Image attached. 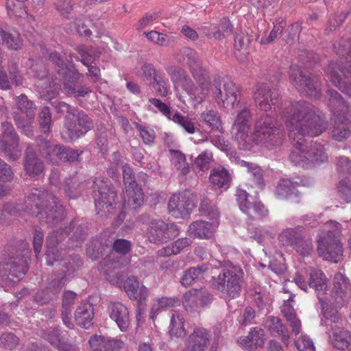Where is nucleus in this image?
Here are the masks:
<instances>
[{"instance_id": "obj_31", "label": "nucleus", "mask_w": 351, "mask_h": 351, "mask_svg": "<svg viewBox=\"0 0 351 351\" xmlns=\"http://www.w3.org/2000/svg\"><path fill=\"white\" fill-rule=\"evenodd\" d=\"M125 189L123 197L124 206H128L134 209L139 207L144 199V193L141 187L138 184H135L127 185Z\"/></svg>"}, {"instance_id": "obj_45", "label": "nucleus", "mask_w": 351, "mask_h": 351, "mask_svg": "<svg viewBox=\"0 0 351 351\" xmlns=\"http://www.w3.org/2000/svg\"><path fill=\"white\" fill-rule=\"evenodd\" d=\"M169 332L171 337L177 338L184 335V318L181 314L176 312L171 313Z\"/></svg>"}, {"instance_id": "obj_16", "label": "nucleus", "mask_w": 351, "mask_h": 351, "mask_svg": "<svg viewBox=\"0 0 351 351\" xmlns=\"http://www.w3.org/2000/svg\"><path fill=\"white\" fill-rule=\"evenodd\" d=\"M253 97L256 106L265 112L271 110L272 106L276 105L280 99L278 90L265 82H258L256 84Z\"/></svg>"}, {"instance_id": "obj_26", "label": "nucleus", "mask_w": 351, "mask_h": 351, "mask_svg": "<svg viewBox=\"0 0 351 351\" xmlns=\"http://www.w3.org/2000/svg\"><path fill=\"white\" fill-rule=\"evenodd\" d=\"M124 342L117 338H110L101 335H94L89 339L91 351H121Z\"/></svg>"}, {"instance_id": "obj_63", "label": "nucleus", "mask_w": 351, "mask_h": 351, "mask_svg": "<svg viewBox=\"0 0 351 351\" xmlns=\"http://www.w3.org/2000/svg\"><path fill=\"white\" fill-rule=\"evenodd\" d=\"M336 169L338 173L351 176V161L348 157L339 156L336 162Z\"/></svg>"}, {"instance_id": "obj_41", "label": "nucleus", "mask_w": 351, "mask_h": 351, "mask_svg": "<svg viewBox=\"0 0 351 351\" xmlns=\"http://www.w3.org/2000/svg\"><path fill=\"white\" fill-rule=\"evenodd\" d=\"M13 171L7 163L0 159V197L8 195L10 189L6 182L13 179Z\"/></svg>"}, {"instance_id": "obj_29", "label": "nucleus", "mask_w": 351, "mask_h": 351, "mask_svg": "<svg viewBox=\"0 0 351 351\" xmlns=\"http://www.w3.org/2000/svg\"><path fill=\"white\" fill-rule=\"evenodd\" d=\"M219 221L212 220L211 222L205 221H195L188 228L190 236L199 239H208L212 237Z\"/></svg>"}, {"instance_id": "obj_13", "label": "nucleus", "mask_w": 351, "mask_h": 351, "mask_svg": "<svg viewBox=\"0 0 351 351\" xmlns=\"http://www.w3.org/2000/svg\"><path fill=\"white\" fill-rule=\"evenodd\" d=\"M289 77L291 84L299 91L305 93L311 97L318 98L321 96L319 80L317 77L306 75L299 66L291 65Z\"/></svg>"}, {"instance_id": "obj_49", "label": "nucleus", "mask_w": 351, "mask_h": 351, "mask_svg": "<svg viewBox=\"0 0 351 351\" xmlns=\"http://www.w3.org/2000/svg\"><path fill=\"white\" fill-rule=\"evenodd\" d=\"M64 190L70 199H75L81 194L80 184L77 177L66 179L64 182Z\"/></svg>"}, {"instance_id": "obj_2", "label": "nucleus", "mask_w": 351, "mask_h": 351, "mask_svg": "<svg viewBox=\"0 0 351 351\" xmlns=\"http://www.w3.org/2000/svg\"><path fill=\"white\" fill-rule=\"evenodd\" d=\"M21 210L25 211L36 216L40 221L56 225L64 216L63 207L57 198L45 190L33 189L25 197L23 204L15 207L10 205L4 206V211L14 215Z\"/></svg>"}, {"instance_id": "obj_42", "label": "nucleus", "mask_w": 351, "mask_h": 351, "mask_svg": "<svg viewBox=\"0 0 351 351\" xmlns=\"http://www.w3.org/2000/svg\"><path fill=\"white\" fill-rule=\"evenodd\" d=\"M210 182L217 188L228 187L230 176L228 171L223 167L213 169L209 177Z\"/></svg>"}, {"instance_id": "obj_18", "label": "nucleus", "mask_w": 351, "mask_h": 351, "mask_svg": "<svg viewBox=\"0 0 351 351\" xmlns=\"http://www.w3.org/2000/svg\"><path fill=\"white\" fill-rule=\"evenodd\" d=\"M317 252L323 259L333 263L340 261L343 256L342 245L338 238L319 237Z\"/></svg>"}, {"instance_id": "obj_22", "label": "nucleus", "mask_w": 351, "mask_h": 351, "mask_svg": "<svg viewBox=\"0 0 351 351\" xmlns=\"http://www.w3.org/2000/svg\"><path fill=\"white\" fill-rule=\"evenodd\" d=\"M213 298V295L205 289H191L184 294L182 302L186 311L192 312L209 304Z\"/></svg>"}, {"instance_id": "obj_47", "label": "nucleus", "mask_w": 351, "mask_h": 351, "mask_svg": "<svg viewBox=\"0 0 351 351\" xmlns=\"http://www.w3.org/2000/svg\"><path fill=\"white\" fill-rule=\"evenodd\" d=\"M153 86L158 95L167 97L170 90L168 80L165 77V75L159 73L154 76L152 82Z\"/></svg>"}, {"instance_id": "obj_62", "label": "nucleus", "mask_w": 351, "mask_h": 351, "mask_svg": "<svg viewBox=\"0 0 351 351\" xmlns=\"http://www.w3.org/2000/svg\"><path fill=\"white\" fill-rule=\"evenodd\" d=\"M75 320L78 326L86 328L88 320V306L86 303H83L77 307L75 313Z\"/></svg>"}, {"instance_id": "obj_5", "label": "nucleus", "mask_w": 351, "mask_h": 351, "mask_svg": "<svg viewBox=\"0 0 351 351\" xmlns=\"http://www.w3.org/2000/svg\"><path fill=\"white\" fill-rule=\"evenodd\" d=\"M328 106L335 117L334 123L330 128V136L337 141H343L351 134V125L347 115L350 112V106L346 103L341 95L335 90L329 89Z\"/></svg>"}, {"instance_id": "obj_55", "label": "nucleus", "mask_w": 351, "mask_h": 351, "mask_svg": "<svg viewBox=\"0 0 351 351\" xmlns=\"http://www.w3.org/2000/svg\"><path fill=\"white\" fill-rule=\"evenodd\" d=\"M124 289L131 300L138 299V291L139 288V282L136 278L132 276L128 278L124 282Z\"/></svg>"}, {"instance_id": "obj_52", "label": "nucleus", "mask_w": 351, "mask_h": 351, "mask_svg": "<svg viewBox=\"0 0 351 351\" xmlns=\"http://www.w3.org/2000/svg\"><path fill=\"white\" fill-rule=\"evenodd\" d=\"M337 195L343 202L351 203V180L344 178L337 185Z\"/></svg>"}, {"instance_id": "obj_61", "label": "nucleus", "mask_w": 351, "mask_h": 351, "mask_svg": "<svg viewBox=\"0 0 351 351\" xmlns=\"http://www.w3.org/2000/svg\"><path fill=\"white\" fill-rule=\"evenodd\" d=\"M166 71L170 76L171 80L174 84L175 86H176V84L180 83V82L186 75V73L184 69L176 65L167 67Z\"/></svg>"}, {"instance_id": "obj_21", "label": "nucleus", "mask_w": 351, "mask_h": 351, "mask_svg": "<svg viewBox=\"0 0 351 351\" xmlns=\"http://www.w3.org/2000/svg\"><path fill=\"white\" fill-rule=\"evenodd\" d=\"M71 228L53 231L49 233L46 241V259L49 265H53L56 261H60L65 254V251L60 250L57 245L68 234Z\"/></svg>"}, {"instance_id": "obj_33", "label": "nucleus", "mask_w": 351, "mask_h": 351, "mask_svg": "<svg viewBox=\"0 0 351 351\" xmlns=\"http://www.w3.org/2000/svg\"><path fill=\"white\" fill-rule=\"evenodd\" d=\"M329 341L334 348L346 350L351 345V332L343 328L335 329L329 335Z\"/></svg>"}, {"instance_id": "obj_11", "label": "nucleus", "mask_w": 351, "mask_h": 351, "mask_svg": "<svg viewBox=\"0 0 351 351\" xmlns=\"http://www.w3.org/2000/svg\"><path fill=\"white\" fill-rule=\"evenodd\" d=\"M66 59L65 53L62 56L57 52H52L49 59L56 64L58 73L62 75L64 89L66 93L76 97H84L87 94L86 88H76L75 83L80 78V73L73 68H69L64 62Z\"/></svg>"}, {"instance_id": "obj_32", "label": "nucleus", "mask_w": 351, "mask_h": 351, "mask_svg": "<svg viewBox=\"0 0 351 351\" xmlns=\"http://www.w3.org/2000/svg\"><path fill=\"white\" fill-rule=\"evenodd\" d=\"M265 325L272 335L280 337L282 343L288 346L290 339L289 332L280 318L269 316L265 320Z\"/></svg>"}, {"instance_id": "obj_37", "label": "nucleus", "mask_w": 351, "mask_h": 351, "mask_svg": "<svg viewBox=\"0 0 351 351\" xmlns=\"http://www.w3.org/2000/svg\"><path fill=\"white\" fill-rule=\"evenodd\" d=\"M177 60L179 62H186L191 73L202 69L200 67L198 53L195 50L189 47L181 49L179 53L177 55Z\"/></svg>"}, {"instance_id": "obj_19", "label": "nucleus", "mask_w": 351, "mask_h": 351, "mask_svg": "<svg viewBox=\"0 0 351 351\" xmlns=\"http://www.w3.org/2000/svg\"><path fill=\"white\" fill-rule=\"evenodd\" d=\"M2 137L0 140V146L10 159L15 160L21 156L19 149V137L12 123L3 122L1 123Z\"/></svg>"}, {"instance_id": "obj_59", "label": "nucleus", "mask_w": 351, "mask_h": 351, "mask_svg": "<svg viewBox=\"0 0 351 351\" xmlns=\"http://www.w3.org/2000/svg\"><path fill=\"white\" fill-rule=\"evenodd\" d=\"M19 339L14 333L8 332L0 337V346L1 348L12 350L19 343Z\"/></svg>"}, {"instance_id": "obj_40", "label": "nucleus", "mask_w": 351, "mask_h": 351, "mask_svg": "<svg viewBox=\"0 0 351 351\" xmlns=\"http://www.w3.org/2000/svg\"><path fill=\"white\" fill-rule=\"evenodd\" d=\"M200 121L212 130L223 132L222 121L217 110L211 109L202 112L200 114Z\"/></svg>"}, {"instance_id": "obj_53", "label": "nucleus", "mask_w": 351, "mask_h": 351, "mask_svg": "<svg viewBox=\"0 0 351 351\" xmlns=\"http://www.w3.org/2000/svg\"><path fill=\"white\" fill-rule=\"evenodd\" d=\"M173 167L182 175L187 174L190 171V167L186 162V156L179 151H175L172 158Z\"/></svg>"}, {"instance_id": "obj_51", "label": "nucleus", "mask_w": 351, "mask_h": 351, "mask_svg": "<svg viewBox=\"0 0 351 351\" xmlns=\"http://www.w3.org/2000/svg\"><path fill=\"white\" fill-rule=\"evenodd\" d=\"M212 162L213 153L205 150L195 158L194 165L199 171H206L210 169Z\"/></svg>"}, {"instance_id": "obj_44", "label": "nucleus", "mask_w": 351, "mask_h": 351, "mask_svg": "<svg viewBox=\"0 0 351 351\" xmlns=\"http://www.w3.org/2000/svg\"><path fill=\"white\" fill-rule=\"evenodd\" d=\"M76 299V294L71 291L64 293L62 298V318L64 324L70 328L69 315L71 312V307Z\"/></svg>"}, {"instance_id": "obj_7", "label": "nucleus", "mask_w": 351, "mask_h": 351, "mask_svg": "<svg viewBox=\"0 0 351 351\" xmlns=\"http://www.w3.org/2000/svg\"><path fill=\"white\" fill-rule=\"evenodd\" d=\"M243 274L239 267L230 265L222 269L217 277H213L212 285L224 297L235 298L241 292Z\"/></svg>"}, {"instance_id": "obj_25", "label": "nucleus", "mask_w": 351, "mask_h": 351, "mask_svg": "<svg viewBox=\"0 0 351 351\" xmlns=\"http://www.w3.org/2000/svg\"><path fill=\"white\" fill-rule=\"evenodd\" d=\"M211 332L205 328L197 326L186 339L188 351H204L210 344Z\"/></svg>"}, {"instance_id": "obj_10", "label": "nucleus", "mask_w": 351, "mask_h": 351, "mask_svg": "<svg viewBox=\"0 0 351 351\" xmlns=\"http://www.w3.org/2000/svg\"><path fill=\"white\" fill-rule=\"evenodd\" d=\"M28 256L25 254L10 256L5 263H0V278L2 283L14 286L28 270Z\"/></svg>"}, {"instance_id": "obj_48", "label": "nucleus", "mask_w": 351, "mask_h": 351, "mask_svg": "<svg viewBox=\"0 0 351 351\" xmlns=\"http://www.w3.org/2000/svg\"><path fill=\"white\" fill-rule=\"evenodd\" d=\"M199 211L205 216L208 217L211 220L218 221L219 213L216 206L206 197L201 200Z\"/></svg>"}, {"instance_id": "obj_39", "label": "nucleus", "mask_w": 351, "mask_h": 351, "mask_svg": "<svg viewBox=\"0 0 351 351\" xmlns=\"http://www.w3.org/2000/svg\"><path fill=\"white\" fill-rule=\"evenodd\" d=\"M24 167L27 173L31 176H38L43 171V165L35 153L27 149L26 152Z\"/></svg>"}, {"instance_id": "obj_20", "label": "nucleus", "mask_w": 351, "mask_h": 351, "mask_svg": "<svg viewBox=\"0 0 351 351\" xmlns=\"http://www.w3.org/2000/svg\"><path fill=\"white\" fill-rule=\"evenodd\" d=\"M350 296L351 285L349 279L341 273L336 274L333 279L332 295L329 297L331 300L329 308L332 306L337 307L343 305Z\"/></svg>"}, {"instance_id": "obj_30", "label": "nucleus", "mask_w": 351, "mask_h": 351, "mask_svg": "<svg viewBox=\"0 0 351 351\" xmlns=\"http://www.w3.org/2000/svg\"><path fill=\"white\" fill-rule=\"evenodd\" d=\"M198 86L196 87V102L202 103L208 95L210 88V79L206 71L200 69L192 73Z\"/></svg>"}, {"instance_id": "obj_57", "label": "nucleus", "mask_w": 351, "mask_h": 351, "mask_svg": "<svg viewBox=\"0 0 351 351\" xmlns=\"http://www.w3.org/2000/svg\"><path fill=\"white\" fill-rule=\"evenodd\" d=\"M341 225L337 221H328L325 223L324 232L319 237L337 238L341 232Z\"/></svg>"}, {"instance_id": "obj_4", "label": "nucleus", "mask_w": 351, "mask_h": 351, "mask_svg": "<svg viewBox=\"0 0 351 351\" xmlns=\"http://www.w3.org/2000/svg\"><path fill=\"white\" fill-rule=\"evenodd\" d=\"M284 137L283 129L272 117L265 114L255 120L250 142L268 149H274L282 144Z\"/></svg>"}, {"instance_id": "obj_12", "label": "nucleus", "mask_w": 351, "mask_h": 351, "mask_svg": "<svg viewBox=\"0 0 351 351\" xmlns=\"http://www.w3.org/2000/svg\"><path fill=\"white\" fill-rule=\"evenodd\" d=\"M212 93L214 99L221 108H234L239 101V87L228 78H215Z\"/></svg>"}, {"instance_id": "obj_36", "label": "nucleus", "mask_w": 351, "mask_h": 351, "mask_svg": "<svg viewBox=\"0 0 351 351\" xmlns=\"http://www.w3.org/2000/svg\"><path fill=\"white\" fill-rule=\"evenodd\" d=\"M304 232V228L301 226L288 228L278 234V239L281 245L292 247Z\"/></svg>"}, {"instance_id": "obj_34", "label": "nucleus", "mask_w": 351, "mask_h": 351, "mask_svg": "<svg viewBox=\"0 0 351 351\" xmlns=\"http://www.w3.org/2000/svg\"><path fill=\"white\" fill-rule=\"evenodd\" d=\"M38 77L39 79L36 85L39 89L42 97H45L46 99L54 97L57 93L58 84L52 78L49 77L45 71L43 72V75H38Z\"/></svg>"}, {"instance_id": "obj_46", "label": "nucleus", "mask_w": 351, "mask_h": 351, "mask_svg": "<svg viewBox=\"0 0 351 351\" xmlns=\"http://www.w3.org/2000/svg\"><path fill=\"white\" fill-rule=\"evenodd\" d=\"M292 247L302 256H308L313 251L312 240L306 237L304 232Z\"/></svg>"}, {"instance_id": "obj_24", "label": "nucleus", "mask_w": 351, "mask_h": 351, "mask_svg": "<svg viewBox=\"0 0 351 351\" xmlns=\"http://www.w3.org/2000/svg\"><path fill=\"white\" fill-rule=\"evenodd\" d=\"M193 208V204L186 193L173 194L168 204L169 213L175 218L187 217Z\"/></svg>"}, {"instance_id": "obj_38", "label": "nucleus", "mask_w": 351, "mask_h": 351, "mask_svg": "<svg viewBox=\"0 0 351 351\" xmlns=\"http://www.w3.org/2000/svg\"><path fill=\"white\" fill-rule=\"evenodd\" d=\"M64 146L46 142L43 149L42 155L53 165L62 162L64 154Z\"/></svg>"}, {"instance_id": "obj_9", "label": "nucleus", "mask_w": 351, "mask_h": 351, "mask_svg": "<svg viewBox=\"0 0 351 351\" xmlns=\"http://www.w3.org/2000/svg\"><path fill=\"white\" fill-rule=\"evenodd\" d=\"M16 105L19 112H14L13 117L17 128L25 136H33L36 105L24 94L16 97Z\"/></svg>"}, {"instance_id": "obj_64", "label": "nucleus", "mask_w": 351, "mask_h": 351, "mask_svg": "<svg viewBox=\"0 0 351 351\" xmlns=\"http://www.w3.org/2000/svg\"><path fill=\"white\" fill-rule=\"evenodd\" d=\"M295 346L299 351H315L313 341L306 335H302L295 340Z\"/></svg>"}, {"instance_id": "obj_35", "label": "nucleus", "mask_w": 351, "mask_h": 351, "mask_svg": "<svg viewBox=\"0 0 351 351\" xmlns=\"http://www.w3.org/2000/svg\"><path fill=\"white\" fill-rule=\"evenodd\" d=\"M208 263L202 264L197 267H193L184 271L180 279V283L184 287H189L192 283L204 277V275L210 269Z\"/></svg>"}, {"instance_id": "obj_17", "label": "nucleus", "mask_w": 351, "mask_h": 351, "mask_svg": "<svg viewBox=\"0 0 351 351\" xmlns=\"http://www.w3.org/2000/svg\"><path fill=\"white\" fill-rule=\"evenodd\" d=\"M237 200L241 210L252 219H261L268 214L267 209L258 201L250 197L245 190H237Z\"/></svg>"}, {"instance_id": "obj_6", "label": "nucleus", "mask_w": 351, "mask_h": 351, "mask_svg": "<svg viewBox=\"0 0 351 351\" xmlns=\"http://www.w3.org/2000/svg\"><path fill=\"white\" fill-rule=\"evenodd\" d=\"M56 108L58 112L69 113L65 117L64 129L62 132L64 140L73 141L87 132L88 117L84 112L77 111L75 114L71 106L63 101L58 102Z\"/></svg>"}, {"instance_id": "obj_28", "label": "nucleus", "mask_w": 351, "mask_h": 351, "mask_svg": "<svg viewBox=\"0 0 351 351\" xmlns=\"http://www.w3.org/2000/svg\"><path fill=\"white\" fill-rule=\"evenodd\" d=\"M117 193L112 189L104 186L99 189L95 195V204L97 213H111L116 204Z\"/></svg>"}, {"instance_id": "obj_43", "label": "nucleus", "mask_w": 351, "mask_h": 351, "mask_svg": "<svg viewBox=\"0 0 351 351\" xmlns=\"http://www.w3.org/2000/svg\"><path fill=\"white\" fill-rule=\"evenodd\" d=\"M233 27L229 19L223 18L217 27H213L211 32H205L208 37H214L215 39L221 40L231 34Z\"/></svg>"}, {"instance_id": "obj_50", "label": "nucleus", "mask_w": 351, "mask_h": 351, "mask_svg": "<svg viewBox=\"0 0 351 351\" xmlns=\"http://www.w3.org/2000/svg\"><path fill=\"white\" fill-rule=\"evenodd\" d=\"M241 165L247 168L248 173L252 177L256 184L262 188L264 185L263 171L262 169L255 164L244 160L241 161Z\"/></svg>"}, {"instance_id": "obj_58", "label": "nucleus", "mask_w": 351, "mask_h": 351, "mask_svg": "<svg viewBox=\"0 0 351 351\" xmlns=\"http://www.w3.org/2000/svg\"><path fill=\"white\" fill-rule=\"evenodd\" d=\"M144 35L150 42L158 46H167L169 43L166 34L152 30L149 32H144Z\"/></svg>"}, {"instance_id": "obj_15", "label": "nucleus", "mask_w": 351, "mask_h": 351, "mask_svg": "<svg viewBox=\"0 0 351 351\" xmlns=\"http://www.w3.org/2000/svg\"><path fill=\"white\" fill-rule=\"evenodd\" d=\"M179 229L173 223H165L161 219H152L147 232L148 240L154 244L167 243L178 236Z\"/></svg>"}, {"instance_id": "obj_54", "label": "nucleus", "mask_w": 351, "mask_h": 351, "mask_svg": "<svg viewBox=\"0 0 351 351\" xmlns=\"http://www.w3.org/2000/svg\"><path fill=\"white\" fill-rule=\"evenodd\" d=\"M171 120L181 126L189 134H194L195 128L192 121L186 117L181 115L180 113L176 112L172 115Z\"/></svg>"}, {"instance_id": "obj_1", "label": "nucleus", "mask_w": 351, "mask_h": 351, "mask_svg": "<svg viewBox=\"0 0 351 351\" xmlns=\"http://www.w3.org/2000/svg\"><path fill=\"white\" fill-rule=\"evenodd\" d=\"M289 136L293 142L289 155L291 162L302 167L327 161L328 156L322 145L317 143L307 146L305 137L320 135L326 130L328 122L325 115L310 103L293 101L287 107L282 114Z\"/></svg>"}, {"instance_id": "obj_60", "label": "nucleus", "mask_w": 351, "mask_h": 351, "mask_svg": "<svg viewBox=\"0 0 351 351\" xmlns=\"http://www.w3.org/2000/svg\"><path fill=\"white\" fill-rule=\"evenodd\" d=\"M247 234L250 239H254L258 243H263L267 236L271 235L268 230L260 229L252 225L247 227Z\"/></svg>"}, {"instance_id": "obj_3", "label": "nucleus", "mask_w": 351, "mask_h": 351, "mask_svg": "<svg viewBox=\"0 0 351 351\" xmlns=\"http://www.w3.org/2000/svg\"><path fill=\"white\" fill-rule=\"evenodd\" d=\"M339 52L346 56L337 62H330L325 70L330 81L342 93L351 97V40L339 43Z\"/></svg>"}, {"instance_id": "obj_14", "label": "nucleus", "mask_w": 351, "mask_h": 351, "mask_svg": "<svg viewBox=\"0 0 351 351\" xmlns=\"http://www.w3.org/2000/svg\"><path fill=\"white\" fill-rule=\"evenodd\" d=\"M252 114L250 109L243 108L238 112L232 125V135L239 148L247 149L250 145L249 131L251 125Z\"/></svg>"}, {"instance_id": "obj_56", "label": "nucleus", "mask_w": 351, "mask_h": 351, "mask_svg": "<svg viewBox=\"0 0 351 351\" xmlns=\"http://www.w3.org/2000/svg\"><path fill=\"white\" fill-rule=\"evenodd\" d=\"M38 123L43 133H49L51 123V115L49 107H44L38 114Z\"/></svg>"}, {"instance_id": "obj_23", "label": "nucleus", "mask_w": 351, "mask_h": 351, "mask_svg": "<svg viewBox=\"0 0 351 351\" xmlns=\"http://www.w3.org/2000/svg\"><path fill=\"white\" fill-rule=\"evenodd\" d=\"M309 184V182L301 178H297V180L282 179L276 186L275 195L280 199L297 200L300 193L297 187L308 186Z\"/></svg>"}, {"instance_id": "obj_8", "label": "nucleus", "mask_w": 351, "mask_h": 351, "mask_svg": "<svg viewBox=\"0 0 351 351\" xmlns=\"http://www.w3.org/2000/svg\"><path fill=\"white\" fill-rule=\"evenodd\" d=\"M308 287L313 289L317 293L319 308L324 317L332 322H337L339 319L337 312L333 310L328 311L329 303H331V300L326 293L328 282L326 275L322 271H312L310 273Z\"/></svg>"}, {"instance_id": "obj_27", "label": "nucleus", "mask_w": 351, "mask_h": 351, "mask_svg": "<svg viewBox=\"0 0 351 351\" xmlns=\"http://www.w3.org/2000/svg\"><path fill=\"white\" fill-rule=\"evenodd\" d=\"M108 313L122 332L128 330L130 325V315L128 308L119 302H112L108 304Z\"/></svg>"}]
</instances>
